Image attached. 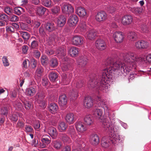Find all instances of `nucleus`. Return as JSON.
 <instances>
[{"mask_svg":"<svg viewBox=\"0 0 151 151\" xmlns=\"http://www.w3.org/2000/svg\"><path fill=\"white\" fill-rule=\"evenodd\" d=\"M39 32L40 35L42 37H45L47 36L45 32L42 27H40L39 29Z\"/></svg>","mask_w":151,"mask_h":151,"instance_id":"52","label":"nucleus"},{"mask_svg":"<svg viewBox=\"0 0 151 151\" xmlns=\"http://www.w3.org/2000/svg\"><path fill=\"white\" fill-rule=\"evenodd\" d=\"M135 46L136 48L138 49H145L148 47L149 43L145 41L141 40L137 42Z\"/></svg>","mask_w":151,"mask_h":151,"instance_id":"13","label":"nucleus"},{"mask_svg":"<svg viewBox=\"0 0 151 151\" xmlns=\"http://www.w3.org/2000/svg\"><path fill=\"white\" fill-rule=\"evenodd\" d=\"M4 11L6 14L9 15L12 14L13 12L12 8L8 6H6L4 7Z\"/></svg>","mask_w":151,"mask_h":151,"instance_id":"46","label":"nucleus"},{"mask_svg":"<svg viewBox=\"0 0 151 151\" xmlns=\"http://www.w3.org/2000/svg\"><path fill=\"white\" fill-rule=\"evenodd\" d=\"M124 62L122 64L119 60L114 62L111 58H107L105 62L107 68L103 70L101 75L91 78L88 83V87L89 88L96 87L103 92H106L108 87L107 84L113 72L120 71L121 66V72L127 73L131 70L130 68H136L137 63L139 61L145 62L143 58L138 57L136 54L130 52L124 54Z\"/></svg>","mask_w":151,"mask_h":151,"instance_id":"1","label":"nucleus"},{"mask_svg":"<svg viewBox=\"0 0 151 151\" xmlns=\"http://www.w3.org/2000/svg\"><path fill=\"white\" fill-rule=\"evenodd\" d=\"M10 119L12 121L16 122L18 119V114L14 113L12 114L10 116Z\"/></svg>","mask_w":151,"mask_h":151,"instance_id":"58","label":"nucleus"},{"mask_svg":"<svg viewBox=\"0 0 151 151\" xmlns=\"http://www.w3.org/2000/svg\"><path fill=\"white\" fill-rule=\"evenodd\" d=\"M93 100L91 97H86L84 101V106L86 108L89 109L93 105Z\"/></svg>","mask_w":151,"mask_h":151,"instance_id":"12","label":"nucleus"},{"mask_svg":"<svg viewBox=\"0 0 151 151\" xmlns=\"http://www.w3.org/2000/svg\"><path fill=\"white\" fill-rule=\"evenodd\" d=\"M43 71V69L41 66H38L37 67L35 72L36 75L38 77H40Z\"/></svg>","mask_w":151,"mask_h":151,"instance_id":"45","label":"nucleus"},{"mask_svg":"<svg viewBox=\"0 0 151 151\" xmlns=\"http://www.w3.org/2000/svg\"><path fill=\"white\" fill-rule=\"evenodd\" d=\"M96 35V32L94 29L90 30L87 33V37L90 40L94 39Z\"/></svg>","mask_w":151,"mask_h":151,"instance_id":"26","label":"nucleus"},{"mask_svg":"<svg viewBox=\"0 0 151 151\" xmlns=\"http://www.w3.org/2000/svg\"><path fill=\"white\" fill-rule=\"evenodd\" d=\"M103 113L101 109H96L94 110L93 114L99 119L100 122H102L104 118L103 116Z\"/></svg>","mask_w":151,"mask_h":151,"instance_id":"15","label":"nucleus"},{"mask_svg":"<svg viewBox=\"0 0 151 151\" xmlns=\"http://www.w3.org/2000/svg\"><path fill=\"white\" fill-rule=\"evenodd\" d=\"M68 133L71 135V137L74 139L76 138V134L74 127L73 126L69 127L68 130Z\"/></svg>","mask_w":151,"mask_h":151,"instance_id":"38","label":"nucleus"},{"mask_svg":"<svg viewBox=\"0 0 151 151\" xmlns=\"http://www.w3.org/2000/svg\"><path fill=\"white\" fill-rule=\"evenodd\" d=\"M48 107L50 112L53 114L57 113L58 108L57 104L55 103H51L49 104Z\"/></svg>","mask_w":151,"mask_h":151,"instance_id":"17","label":"nucleus"},{"mask_svg":"<svg viewBox=\"0 0 151 151\" xmlns=\"http://www.w3.org/2000/svg\"><path fill=\"white\" fill-rule=\"evenodd\" d=\"M39 42L36 40H33L31 43L30 47L31 49H37L38 46Z\"/></svg>","mask_w":151,"mask_h":151,"instance_id":"49","label":"nucleus"},{"mask_svg":"<svg viewBox=\"0 0 151 151\" xmlns=\"http://www.w3.org/2000/svg\"><path fill=\"white\" fill-rule=\"evenodd\" d=\"M50 64L51 67L55 68L57 66L58 63L56 59L52 58L50 60Z\"/></svg>","mask_w":151,"mask_h":151,"instance_id":"47","label":"nucleus"},{"mask_svg":"<svg viewBox=\"0 0 151 151\" xmlns=\"http://www.w3.org/2000/svg\"><path fill=\"white\" fill-rule=\"evenodd\" d=\"M2 60L4 65L5 66H7L9 65V63L7 59V57L3 56L2 58Z\"/></svg>","mask_w":151,"mask_h":151,"instance_id":"57","label":"nucleus"},{"mask_svg":"<svg viewBox=\"0 0 151 151\" xmlns=\"http://www.w3.org/2000/svg\"><path fill=\"white\" fill-rule=\"evenodd\" d=\"M33 55L36 58H38L40 56V52L37 50H34L33 52Z\"/></svg>","mask_w":151,"mask_h":151,"instance_id":"62","label":"nucleus"},{"mask_svg":"<svg viewBox=\"0 0 151 151\" xmlns=\"http://www.w3.org/2000/svg\"><path fill=\"white\" fill-rule=\"evenodd\" d=\"M66 127L67 126L65 122H61L60 123L58 126V128L59 130H64L66 129Z\"/></svg>","mask_w":151,"mask_h":151,"instance_id":"54","label":"nucleus"},{"mask_svg":"<svg viewBox=\"0 0 151 151\" xmlns=\"http://www.w3.org/2000/svg\"><path fill=\"white\" fill-rule=\"evenodd\" d=\"M48 11V9L42 6H37L36 11L37 14L40 16L43 15L45 12Z\"/></svg>","mask_w":151,"mask_h":151,"instance_id":"28","label":"nucleus"},{"mask_svg":"<svg viewBox=\"0 0 151 151\" xmlns=\"http://www.w3.org/2000/svg\"><path fill=\"white\" fill-rule=\"evenodd\" d=\"M76 12L77 14L81 17L85 16L86 14L85 9L81 7L77 8Z\"/></svg>","mask_w":151,"mask_h":151,"instance_id":"37","label":"nucleus"},{"mask_svg":"<svg viewBox=\"0 0 151 151\" xmlns=\"http://www.w3.org/2000/svg\"><path fill=\"white\" fill-rule=\"evenodd\" d=\"M99 138L97 134H92L91 137L90 142L94 145H97L99 142Z\"/></svg>","mask_w":151,"mask_h":151,"instance_id":"21","label":"nucleus"},{"mask_svg":"<svg viewBox=\"0 0 151 151\" xmlns=\"http://www.w3.org/2000/svg\"><path fill=\"white\" fill-rule=\"evenodd\" d=\"M132 21V16L129 15H126L122 18V23L124 25H127L131 23Z\"/></svg>","mask_w":151,"mask_h":151,"instance_id":"18","label":"nucleus"},{"mask_svg":"<svg viewBox=\"0 0 151 151\" xmlns=\"http://www.w3.org/2000/svg\"><path fill=\"white\" fill-rule=\"evenodd\" d=\"M75 126L78 132H83L86 130V127L81 122H77L75 124Z\"/></svg>","mask_w":151,"mask_h":151,"instance_id":"19","label":"nucleus"},{"mask_svg":"<svg viewBox=\"0 0 151 151\" xmlns=\"http://www.w3.org/2000/svg\"><path fill=\"white\" fill-rule=\"evenodd\" d=\"M20 35L26 41L30 37V34L27 32H21Z\"/></svg>","mask_w":151,"mask_h":151,"instance_id":"43","label":"nucleus"},{"mask_svg":"<svg viewBox=\"0 0 151 151\" xmlns=\"http://www.w3.org/2000/svg\"><path fill=\"white\" fill-rule=\"evenodd\" d=\"M102 123L103 127L104 128V130L106 131L109 133H111V135H113L112 137L114 138V137L115 129H114V125L111 124L110 120L107 118H105L102 120Z\"/></svg>","mask_w":151,"mask_h":151,"instance_id":"2","label":"nucleus"},{"mask_svg":"<svg viewBox=\"0 0 151 151\" xmlns=\"http://www.w3.org/2000/svg\"><path fill=\"white\" fill-rule=\"evenodd\" d=\"M77 62L80 67L84 69L85 68L88 62L86 56H81L78 59Z\"/></svg>","mask_w":151,"mask_h":151,"instance_id":"8","label":"nucleus"},{"mask_svg":"<svg viewBox=\"0 0 151 151\" xmlns=\"http://www.w3.org/2000/svg\"><path fill=\"white\" fill-rule=\"evenodd\" d=\"M71 75L70 74H64L62 76V82L64 84H68L70 80Z\"/></svg>","mask_w":151,"mask_h":151,"instance_id":"30","label":"nucleus"},{"mask_svg":"<svg viewBox=\"0 0 151 151\" xmlns=\"http://www.w3.org/2000/svg\"><path fill=\"white\" fill-rule=\"evenodd\" d=\"M52 144L55 149L59 150L60 149L62 146V143L60 141L55 140L52 141Z\"/></svg>","mask_w":151,"mask_h":151,"instance_id":"31","label":"nucleus"},{"mask_svg":"<svg viewBox=\"0 0 151 151\" xmlns=\"http://www.w3.org/2000/svg\"><path fill=\"white\" fill-rule=\"evenodd\" d=\"M65 119L69 124H73L75 121V115L72 113L68 114L65 116Z\"/></svg>","mask_w":151,"mask_h":151,"instance_id":"22","label":"nucleus"},{"mask_svg":"<svg viewBox=\"0 0 151 151\" xmlns=\"http://www.w3.org/2000/svg\"><path fill=\"white\" fill-rule=\"evenodd\" d=\"M52 3L51 0H45L42 2V4L46 7H49L52 6Z\"/></svg>","mask_w":151,"mask_h":151,"instance_id":"53","label":"nucleus"},{"mask_svg":"<svg viewBox=\"0 0 151 151\" xmlns=\"http://www.w3.org/2000/svg\"><path fill=\"white\" fill-rule=\"evenodd\" d=\"M78 96V93L76 90H72L70 94V97L72 100L76 99Z\"/></svg>","mask_w":151,"mask_h":151,"instance_id":"41","label":"nucleus"},{"mask_svg":"<svg viewBox=\"0 0 151 151\" xmlns=\"http://www.w3.org/2000/svg\"><path fill=\"white\" fill-rule=\"evenodd\" d=\"M9 19V16L5 13L0 14V20L7 22Z\"/></svg>","mask_w":151,"mask_h":151,"instance_id":"48","label":"nucleus"},{"mask_svg":"<svg viewBox=\"0 0 151 151\" xmlns=\"http://www.w3.org/2000/svg\"><path fill=\"white\" fill-rule=\"evenodd\" d=\"M14 104L16 109L18 110H21L23 108L22 104L18 101H15Z\"/></svg>","mask_w":151,"mask_h":151,"instance_id":"50","label":"nucleus"},{"mask_svg":"<svg viewBox=\"0 0 151 151\" xmlns=\"http://www.w3.org/2000/svg\"><path fill=\"white\" fill-rule=\"evenodd\" d=\"M95 45L97 48L100 50L105 49L106 44L105 41L102 39H98L95 42Z\"/></svg>","mask_w":151,"mask_h":151,"instance_id":"9","label":"nucleus"},{"mask_svg":"<svg viewBox=\"0 0 151 151\" xmlns=\"http://www.w3.org/2000/svg\"><path fill=\"white\" fill-rule=\"evenodd\" d=\"M46 92L40 91L38 92L36 95V98L37 99V102L39 105L42 108L46 106L45 101L44 99Z\"/></svg>","mask_w":151,"mask_h":151,"instance_id":"3","label":"nucleus"},{"mask_svg":"<svg viewBox=\"0 0 151 151\" xmlns=\"http://www.w3.org/2000/svg\"><path fill=\"white\" fill-rule=\"evenodd\" d=\"M72 41L73 44L74 45H81L83 42V37L79 35L75 36L72 38Z\"/></svg>","mask_w":151,"mask_h":151,"instance_id":"10","label":"nucleus"},{"mask_svg":"<svg viewBox=\"0 0 151 151\" xmlns=\"http://www.w3.org/2000/svg\"><path fill=\"white\" fill-rule=\"evenodd\" d=\"M78 21V17L75 15H72L69 17L68 22L70 26H73L76 25Z\"/></svg>","mask_w":151,"mask_h":151,"instance_id":"11","label":"nucleus"},{"mask_svg":"<svg viewBox=\"0 0 151 151\" xmlns=\"http://www.w3.org/2000/svg\"><path fill=\"white\" fill-rule=\"evenodd\" d=\"M58 77V75L56 73L54 72L50 73L49 76V78L50 81H55Z\"/></svg>","mask_w":151,"mask_h":151,"instance_id":"40","label":"nucleus"},{"mask_svg":"<svg viewBox=\"0 0 151 151\" xmlns=\"http://www.w3.org/2000/svg\"><path fill=\"white\" fill-rule=\"evenodd\" d=\"M25 131L27 132H32L33 131V129L31 126L26 125L25 127Z\"/></svg>","mask_w":151,"mask_h":151,"instance_id":"60","label":"nucleus"},{"mask_svg":"<svg viewBox=\"0 0 151 151\" xmlns=\"http://www.w3.org/2000/svg\"><path fill=\"white\" fill-rule=\"evenodd\" d=\"M26 109L29 110L30 109L31 106V103L28 101H25L23 102Z\"/></svg>","mask_w":151,"mask_h":151,"instance_id":"59","label":"nucleus"},{"mask_svg":"<svg viewBox=\"0 0 151 151\" xmlns=\"http://www.w3.org/2000/svg\"><path fill=\"white\" fill-rule=\"evenodd\" d=\"M59 104L61 106H65L67 103V98L65 94L62 95L59 97Z\"/></svg>","mask_w":151,"mask_h":151,"instance_id":"23","label":"nucleus"},{"mask_svg":"<svg viewBox=\"0 0 151 151\" xmlns=\"http://www.w3.org/2000/svg\"><path fill=\"white\" fill-rule=\"evenodd\" d=\"M131 11L134 14H141L142 12L143 8L142 7H140L133 8H131Z\"/></svg>","mask_w":151,"mask_h":151,"instance_id":"39","label":"nucleus"},{"mask_svg":"<svg viewBox=\"0 0 151 151\" xmlns=\"http://www.w3.org/2000/svg\"><path fill=\"white\" fill-rule=\"evenodd\" d=\"M66 20V19L65 17L63 15H61L58 18L57 21L58 24L60 26H63L65 24Z\"/></svg>","mask_w":151,"mask_h":151,"instance_id":"33","label":"nucleus"},{"mask_svg":"<svg viewBox=\"0 0 151 151\" xmlns=\"http://www.w3.org/2000/svg\"><path fill=\"white\" fill-rule=\"evenodd\" d=\"M41 141L42 142L45 143L48 145L51 142V138L49 135L47 134L44 135L41 137Z\"/></svg>","mask_w":151,"mask_h":151,"instance_id":"35","label":"nucleus"},{"mask_svg":"<svg viewBox=\"0 0 151 151\" xmlns=\"http://www.w3.org/2000/svg\"><path fill=\"white\" fill-rule=\"evenodd\" d=\"M6 31L9 33H14L15 31V29L14 27L8 25L6 27Z\"/></svg>","mask_w":151,"mask_h":151,"instance_id":"56","label":"nucleus"},{"mask_svg":"<svg viewBox=\"0 0 151 151\" xmlns=\"http://www.w3.org/2000/svg\"><path fill=\"white\" fill-rule=\"evenodd\" d=\"M62 139L64 142L70 143L71 142L70 139L65 134L63 135L62 136Z\"/></svg>","mask_w":151,"mask_h":151,"instance_id":"51","label":"nucleus"},{"mask_svg":"<svg viewBox=\"0 0 151 151\" xmlns=\"http://www.w3.org/2000/svg\"><path fill=\"white\" fill-rule=\"evenodd\" d=\"M140 31L141 32L147 33L148 31V28L145 24H142L141 27Z\"/></svg>","mask_w":151,"mask_h":151,"instance_id":"55","label":"nucleus"},{"mask_svg":"<svg viewBox=\"0 0 151 151\" xmlns=\"http://www.w3.org/2000/svg\"><path fill=\"white\" fill-rule=\"evenodd\" d=\"M74 82L75 86L78 88H82L85 84L84 81L81 78L78 79L76 78Z\"/></svg>","mask_w":151,"mask_h":151,"instance_id":"27","label":"nucleus"},{"mask_svg":"<svg viewBox=\"0 0 151 151\" xmlns=\"http://www.w3.org/2000/svg\"><path fill=\"white\" fill-rule=\"evenodd\" d=\"M63 12L66 14L69 15L74 12V9L72 5L69 4H64L62 7Z\"/></svg>","mask_w":151,"mask_h":151,"instance_id":"5","label":"nucleus"},{"mask_svg":"<svg viewBox=\"0 0 151 151\" xmlns=\"http://www.w3.org/2000/svg\"><path fill=\"white\" fill-rule=\"evenodd\" d=\"M51 12L53 14L57 15L59 13L60 11V8L59 6H56L51 8Z\"/></svg>","mask_w":151,"mask_h":151,"instance_id":"42","label":"nucleus"},{"mask_svg":"<svg viewBox=\"0 0 151 151\" xmlns=\"http://www.w3.org/2000/svg\"><path fill=\"white\" fill-rule=\"evenodd\" d=\"M128 39L132 41L135 40L137 38V33L134 32H130L127 34Z\"/></svg>","mask_w":151,"mask_h":151,"instance_id":"34","label":"nucleus"},{"mask_svg":"<svg viewBox=\"0 0 151 151\" xmlns=\"http://www.w3.org/2000/svg\"><path fill=\"white\" fill-rule=\"evenodd\" d=\"M22 17L24 18L23 20L27 23L28 24L31 23V19L29 17L25 15H23Z\"/></svg>","mask_w":151,"mask_h":151,"instance_id":"61","label":"nucleus"},{"mask_svg":"<svg viewBox=\"0 0 151 151\" xmlns=\"http://www.w3.org/2000/svg\"><path fill=\"white\" fill-rule=\"evenodd\" d=\"M97 105L96 107H101L104 108L105 111H108L109 110V107L108 103L106 100L102 99L99 97H97L96 99Z\"/></svg>","mask_w":151,"mask_h":151,"instance_id":"4","label":"nucleus"},{"mask_svg":"<svg viewBox=\"0 0 151 151\" xmlns=\"http://www.w3.org/2000/svg\"><path fill=\"white\" fill-rule=\"evenodd\" d=\"M111 136V137H109L107 136H105L102 138L101 140V144L103 147L105 148H107L109 145L110 142L113 143L112 139H114L115 137L114 136V138L112 137H113V135Z\"/></svg>","mask_w":151,"mask_h":151,"instance_id":"6","label":"nucleus"},{"mask_svg":"<svg viewBox=\"0 0 151 151\" xmlns=\"http://www.w3.org/2000/svg\"><path fill=\"white\" fill-rule=\"evenodd\" d=\"M14 13L18 16L23 14L25 12L24 8L19 6L14 7Z\"/></svg>","mask_w":151,"mask_h":151,"instance_id":"32","label":"nucleus"},{"mask_svg":"<svg viewBox=\"0 0 151 151\" xmlns=\"http://www.w3.org/2000/svg\"><path fill=\"white\" fill-rule=\"evenodd\" d=\"M106 10L109 13H113L115 12V9L113 6H110L107 7Z\"/></svg>","mask_w":151,"mask_h":151,"instance_id":"63","label":"nucleus"},{"mask_svg":"<svg viewBox=\"0 0 151 151\" xmlns=\"http://www.w3.org/2000/svg\"><path fill=\"white\" fill-rule=\"evenodd\" d=\"M69 52L72 57H75L78 55L79 52V49L77 47H72L70 49Z\"/></svg>","mask_w":151,"mask_h":151,"instance_id":"25","label":"nucleus"},{"mask_svg":"<svg viewBox=\"0 0 151 151\" xmlns=\"http://www.w3.org/2000/svg\"><path fill=\"white\" fill-rule=\"evenodd\" d=\"M9 21L11 22H16L18 21L19 20V17L13 14H11L9 17Z\"/></svg>","mask_w":151,"mask_h":151,"instance_id":"44","label":"nucleus"},{"mask_svg":"<svg viewBox=\"0 0 151 151\" xmlns=\"http://www.w3.org/2000/svg\"><path fill=\"white\" fill-rule=\"evenodd\" d=\"M46 30L49 32H52L56 29V27L53 23L47 22L45 25Z\"/></svg>","mask_w":151,"mask_h":151,"instance_id":"16","label":"nucleus"},{"mask_svg":"<svg viewBox=\"0 0 151 151\" xmlns=\"http://www.w3.org/2000/svg\"><path fill=\"white\" fill-rule=\"evenodd\" d=\"M113 37L116 42L117 43L122 42L124 38L123 33L120 32H116L113 35Z\"/></svg>","mask_w":151,"mask_h":151,"instance_id":"7","label":"nucleus"},{"mask_svg":"<svg viewBox=\"0 0 151 151\" xmlns=\"http://www.w3.org/2000/svg\"><path fill=\"white\" fill-rule=\"evenodd\" d=\"M106 17V14L105 12L101 11L98 13L96 16V19L99 22L104 20Z\"/></svg>","mask_w":151,"mask_h":151,"instance_id":"20","label":"nucleus"},{"mask_svg":"<svg viewBox=\"0 0 151 151\" xmlns=\"http://www.w3.org/2000/svg\"><path fill=\"white\" fill-rule=\"evenodd\" d=\"M84 120V124L87 126H92L93 124V118L91 115L86 116Z\"/></svg>","mask_w":151,"mask_h":151,"instance_id":"14","label":"nucleus"},{"mask_svg":"<svg viewBox=\"0 0 151 151\" xmlns=\"http://www.w3.org/2000/svg\"><path fill=\"white\" fill-rule=\"evenodd\" d=\"M47 60V56L45 55L42 56L41 58V62L43 65L46 63Z\"/></svg>","mask_w":151,"mask_h":151,"instance_id":"64","label":"nucleus"},{"mask_svg":"<svg viewBox=\"0 0 151 151\" xmlns=\"http://www.w3.org/2000/svg\"><path fill=\"white\" fill-rule=\"evenodd\" d=\"M56 53L59 58H64L66 55V50L63 48H59L57 50Z\"/></svg>","mask_w":151,"mask_h":151,"instance_id":"24","label":"nucleus"},{"mask_svg":"<svg viewBox=\"0 0 151 151\" xmlns=\"http://www.w3.org/2000/svg\"><path fill=\"white\" fill-rule=\"evenodd\" d=\"M36 91V89L35 87H30L27 89L26 93L28 96H32L35 94Z\"/></svg>","mask_w":151,"mask_h":151,"instance_id":"29","label":"nucleus"},{"mask_svg":"<svg viewBox=\"0 0 151 151\" xmlns=\"http://www.w3.org/2000/svg\"><path fill=\"white\" fill-rule=\"evenodd\" d=\"M48 132L50 135L53 138H55L57 135L56 129L54 127L50 128L48 130Z\"/></svg>","mask_w":151,"mask_h":151,"instance_id":"36","label":"nucleus"}]
</instances>
